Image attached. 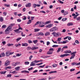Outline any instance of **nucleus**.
<instances>
[{"instance_id": "nucleus-1", "label": "nucleus", "mask_w": 80, "mask_h": 80, "mask_svg": "<svg viewBox=\"0 0 80 80\" xmlns=\"http://www.w3.org/2000/svg\"><path fill=\"white\" fill-rule=\"evenodd\" d=\"M65 53H71V55H72L70 58V59H73L75 57V53H76V52H72L70 50H66L65 51Z\"/></svg>"}, {"instance_id": "nucleus-2", "label": "nucleus", "mask_w": 80, "mask_h": 80, "mask_svg": "<svg viewBox=\"0 0 80 80\" xmlns=\"http://www.w3.org/2000/svg\"><path fill=\"white\" fill-rule=\"evenodd\" d=\"M11 30H12V27L10 26H8L5 30V33L7 35L8 34Z\"/></svg>"}, {"instance_id": "nucleus-3", "label": "nucleus", "mask_w": 80, "mask_h": 80, "mask_svg": "<svg viewBox=\"0 0 80 80\" xmlns=\"http://www.w3.org/2000/svg\"><path fill=\"white\" fill-rule=\"evenodd\" d=\"M52 34L54 35V37H59V36H60L61 35V34H60V32H57L56 33L55 32H53Z\"/></svg>"}, {"instance_id": "nucleus-4", "label": "nucleus", "mask_w": 80, "mask_h": 80, "mask_svg": "<svg viewBox=\"0 0 80 80\" xmlns=\"http://www.w3.org/2000/svg\"><path fill=\"white\" fill-rule=\"evenodd\" d=\"M53 52V48H50L49 49V51L47 52V54L48 55L52 54Z\"/></svg>"}, {"instance_id": "nucleus-5", "label": "nucleus", "mask_w": 80, "mask_h": 80, "mask_svg": "<svg viewBox=\"0 0 80 80\" xmlns=\"http://www.w3.org/2000/svg\"><path fill=\"white\" fill-rule=\"evenodd\" d=\"M57 30H58V28L57 27L55 26L50 29L49 31L50 32H54V31Z\"/></svg>"}, {"instance_id": "nucleus-6", "label": "nucleus", "mask_w": 80, "mask_h": 80, "mask_svg": "<svg viewBox=\"0 0 80 80\" xmlns=\"http://www.w3.org/2000/svg\"><path fill=\"white\" fill-rule=\"evenodd\" d=\"M10 63V62L9 60H7L4 63V66H8Z\"/></svg>"}, {"instance_id": "nucleus-7", "label": "nucleus", "mask_w": 80, "mask_h": 80, "mask_svg": "<svg viewBox=\"0 0 80 80\" xmlns=\"http://www.w3.org/2000/svg\"><path fill=\"white\" fill-rule=\"evenodd\" d=\"M53 26V24L51 23L48 24V25L46 26V27L47 28H51Z\"/></svg>"}, {"instance_id": "nucleus-8", "label": "nucleus", "mask_w": 80, "mask_h": 80, "mask_svg": "<svg viewBox=\"0 0 80 80\" xmlns=\"http://www.w3.org/2000/svg\"><path fill=\"white\" fill-rule=\"evenodd\" d=\"M38 47H33L31 48V50H35L36 49H38Z\"/></svg>"}, {"instance_id": "nucleus-9", "label": "nucleus", "mask_w": 80, "mask_h": 80, "mask_svg": "<svg viewBox=\"0 0 80 80\" xmlns=\"http://www.w3.org/2000/svg\"><path fill=\"white\" fill-rule=\"evenodd\" d=\"M28 45V44L26 43H22V47H27Z\"/></svg>"}, {"instance_id": "nucleus-10", "label": "nucleus", "mask_w": 80, "mask_h": 80, "mask_svg": "<svg viewBox=\"0 0 80 80\" xmlns=\"http://www.w3.org/2000/svg\"><path fill=\"white\" fill-rule=\"evenodd\" d=\"M20 67H20V66L17 67L15 68V69L16 70H17V71H19V70H20Z\"/></svg>"}, {"instance_id": "nucleus-11", "label": "nucleus", "mask_w": 80, "mask_h": 80, "mask_svg": "<svg viewBox=\"0 0 80 80\" xmlns=\"http://www.w3.org/2000/svg\"><path fill=\"white\" fill-rule=\"evenodd\" d=\"M31 3L29 2L27 4H26L25 5L26 7H30L31 6Z\"/></svg>"}, {"instance_id": "nucleus-12", "label": "nucleus", "mask_w": 80, "mask_h": 80, "mask_svg": "<svg viewBox=\"0 0 80 80\" xmlns=\"http://www.w3.org/2000/svg\"><path fill=\"white\" fill-rule=\"evenodd\" d=\"M5 56V54L4 53H2L0 54V57L1 58L2 57H3Z\"/></svg>"}, {"instance_id": "nucleus-13", "label": "nucleus", "mask_w": 80, "mask_h": 80, "mask_svg": "<svg viewBox=\"0 0 80 80\" xmlns=\"http://www.w3.org/2000/svg\"><path fill=\"white\" fill-rule=\"evenodd\" d=\"M19 46H21V44L19 43L18 44H16L14 45V47L16 48V47H19Z\"/></svg>"}, {"instance_id": "nucleus-14", "label": "nucleus", "mask_w": 80, "mask_h": 80, "mask_svg": "<svg viewBox=\"0 0 80 80\" xmlns=\"http://www.w3.org/2000/svg\"><path fill=\"white\" fill-rule=\"evenodd\" d=\"M68 48V46H64L62 49V52H63V50H64V48Z\"/></svg>"}, {"instance_id": "nucleus-15", "label": "nucleus", "mask_w": 80, "mask_h": 80, "mask_svg": "<svg viewBox=\"0 0 80 80\" xmlns=\"http://www.w3.org/2000/svg\"><path fill=\"white\" fill-rule=\"evenodd\" d=\"M21 73H29V71L26 70H23L21 71Z\"/></svg>"}, {"instance_id": "nucleus-16", "label": "nucleus", "mask_w": 80, "mask_h": 80, "mask_svg": "<svg viewBox=\"0 0 80 80\" xmlns=\"http://www.w3.org/2000/svg\"><path fill=\"white\" fill-rule=\"evenodd\" d=\"M6 53L7 57H9L10 56V52L7 51L6 52Z\"/></svg>"}, {"instance_id": "nucleus-17", "label": "nucleus", "mask_w": 80, "mask_h": 80, "mask_svg": "<svg viewBox=\"0 0 80 80\" xmlns=\"http://www.w3.org/2000/svg\"><path fill=\"white\" fill-rule=\"evenodd\" d=\"M35 63H34V62H33H33H31V63L30 64L31 66H35Z\"/></svg>"}, {"instance_id": "nucleus-18", "label": "nucleus", "mask_w": 80, "mask_h": 80, "mask_svg": "<svg viewBox=\"0 0 80 80\" xmlns=\"http://www.w3.org/2000/svg\"><path fill=\"white\" fill-rule=\"evenodd\" d=\"M50 35V32H47L45 33V36H47V35Z\"/></svg>"}, {"instance_id": "nucleus-19", "label": "nucleus", "mask_w": 80, "mask_h": 80, "mask_svg": "<svg viewBox=\"0 0 80 80\" xmlns=\"http://www.w3.org/2000/svg\"><path fill=\"white\" fill-rule=\"evenodd\" d=\"M78 64V63L76 62H74L71 63V65H77Z\"/></svg>"}, {"instance_id": "nucleus-20", "label": "nucleus", "mask_w": 80, "mask_h": 80, "mask_svg": "<svg viewBox=\"0 0 80 80\" xmlns=\"http://www.w3.org/2000/svg\"><path fill=\"white\" fill-rule=\"evenodd\" d=\"M34 32H38V31H40V29L35 28L34 29Z\"/></svg>"}, {"instance_id": "nucleus-21", "label": "nucleus", "mask_w": 80, "mask_h": 80, "mask_svg": "<svg viewBox=\"0 0 80 80\" xmlns=\"http://www.w3.org/2000/svg\"><path fill=\"white\" fill-rule=\"evenodd\" d=\"M38 35H42V36L44 35V34L42 32H39L38 33Z\"/></svg>"}, {"instance_id": "nucleus-22", "label": "nucleus", "mask_w": 80, "mask_h": 80, "mask_svg": "<svg viewBox=\"0 0 80 80\" xmlns=\"http://www.w3.org/2000/svg\"><path fill=\"white\" fill-rule=\"evenodd\" d=\"M51 21H47L45 23L44 25H47V24H48V23H51Z\"/></svg>"}, {"instance_id": "nucleus-23", "label": "nucleus", "mask_w": 80, "mask_h": 80, "mask_svg": "<svg viewBox=\"0 0 80 80\" xmlns=\"http://www.w3.org/2000/svg\"><path fill=\"white\" fill-rule=\"evenodd\" d=\"M60 50H61V48H58V50L57 51V53H59L60 52Z\"/></svg>"}, {"instance_id": "nucleus-24", "label": "nucleus", "mask_w": 80, "mask_h": 80, "mask_svg": "<svg viewBox=\"0 0 80 80\" xmlns=\"http://www.w3.org/2000/svg\"><path fill=\"white\" fill-rule=\"evenodd\" d=\"M27 50H32V48L30 47H28L27 48Z\"/></svg>"}, {"instance_id": "nucleus-25", "label": "nucleus", "mask_w": 80, "mask_h": 80, "mask_svg": "<svg viewBox=\"0 0 80 80\" xmlns=\"http://www.w3.org/2000/svg\"><path fill=\"white\" fill-rule=\"evenodd\" d=\"M67 25L68 26H70L71 25H73V23L72 22H69L68 23Z\"/></svg>"}, {"instance_id": "nucleus-26", "label": "nucleus", "mask_w": 80, "mask_h": 80, "mask_svg": "<svg viewBox=\"0 0 80 80\" xmlns=\"http://www.w3.org/2000/svg\"><path fill=\"white\" fill-rule=\"evenodd\" d=\"M3 18L1 17L0 18V22H3Z\"/></svg>"}, {"instance_id": "nucleus-27", "label": "nucleus", "mask_w": 80, "mask_h": 80, "mask_svg": "<svg viewBox=\"0 0 80 80\" xmlns=\"http://www.w3.org/2000/svg\"><path fill=\"white\" fill-rule=\"evenodd\" d=\"M57 71H51L49 72V73H57Z\"/></svg>"}, {"instance_id": "nucleus-28", "label": "nucleus", "mask_w": 80, "mask_h": 80, "mask_svg": "<svg viewBox=\"0 0 80 80\" xmlns=\"http://www.w3.org/2000/svg\"><path fill=\"white\" fill-rule=\"evenodd\" d=\"M62 38L61 37L60 38H59L58 39L57 42H60L61 40H62Z\"/></svg>"}, {"instance_id": "nucleus-29", "label": "nucleus", "mask_w": 80, "mask_h": 80, "mask_svg": "<svg viewBox=\"0 0 80 80\" xmlns=\"http://www.w3.org/2000/svg\"><path fill=\"white\" fill-rule=\"evenodd\" d=\"M33 42L35 44H36L37 42H38V40H34L33 41Z\"/></svg>"}, {"instance_id": "nucleus-30", "label": "nucleus", "mask_w": 80, "mask_h": 80, "mask_svg": "<svg viewBox=\"0 0 80 80\" xmlns=\"http://www.w3.org/2000/svg\"><path fill=\"white\" fill-rule=\"evenodd\" d=\"M21 39H22L21 38H19L17 39L16 40H17V42H18L20 41V40H21Z\"/></svg>"}, {"instance_id": "nucleus-31", "label": "nucleus", "mask_w": 80, "mask_h": 80, "mask_svg": "<svg viewBox=\"0 0 80 80\" xmlns=\"http://www.w3.org/2000/svg\"><path fill=\"white\" fill-rule=\"evenodd\" d=\"M7 77H9V78L10 77H12V74H8L7 75Z\"/></svg>"}, {"instance_id": "nucleus-32", "label": "nucleus", "mask_w": 80, "mask_h": 80, "mask_svg": "<svg viewBox=\"0 0 80 80\" xmlns=\"http://www.w3.org/2000/svg\"><path fill=\"white\" fill-rule=\"evenodd\" d=\"M68 13V12L67 11H65L63 13V15H67Z\"/></svg>"}, {"instance_id": "nucleus-33", "label": "nucleus", "mask_w": 80, "mask_h": 80, "mask_svg": "<svg viewBox=\"0 0 80 80\" xmlns=\"http://www.w3.org/2000/svg\"><path fill=\"white\" fill-rule=\"evenodd\" d=\"M7 72V71H2L0 72L1 74H5V73Z\"/></svg>"}, {"instance_id": "nucleus-34", "label": "nucleus", "mask_w": 80, "mask_h": 80, "mask_svg": "<svg viewBox=\"0 0 80 80\" xmlns=\"http://www.w3.org/2000/svg\"><path fill=\"white\" fill-rule=\"evenodd\" d=\"M32 20H28V22H27V24H30V23H32Z\"/></svg>"}, {"instance_id": "nucleus-35", "label": "nucleus", "mask_w": 80, "mask_h": 80, "mask_svg": "<svg viewBox=\"0 0 80 80\" xmlns=\"http://www.w3.org/2000/svg\"><path fill=\"white\" fill-rule=\"evenodd\" d=\"M48 80H53L54 79V78L50 77H48Z\"/></svg>"}, {"instance_id": "nucleus-36", "label": "nucleus", "mask_w": 80, "mask_h": 80, "mask_svg": "<svg viewBox=\"0 0 80 80\" xmlns=\"http://www.w3.org/2000/svg\"><path fill=\"white\" fill-rule=\"evenodd\" d=\"M67 42H68V41L67 40H66L65 41H63L62 43H63L65 44L66 43H67Z\"/></svg>"}, {"instance_id": "nucleus-37", "label": "nucleus", "mask_w": 80, "mask_h": 80, "mask_svg": "<svg viewBox=\"0 0 80 80\" xmlns=\"http://www.w3.org/2000/svg\"><path fill=\"white\" fill-rule=\"evenodd\" d=\"M21 55H22V54L21 53H20V54H16V57H20V56H21Z\"/></svg>"}, {"instance_id": "nucleus-38", "label": "nucleus", "mask_w": 80, "mask_h": 80, "mask_svg": "<svg viewBox=\"0 0 80 80\" xmlns=\"http://www.w3.org/2000/svg\"><path fill=\"white\" fill-rule=\"evenodd\" d=\"M64 57H67V56H70V54H64Z\"/></svg>"}, {"instance_id": "nucleus-39", "label": "nucleus", "mask_w": 80, "mask_h": 80, "mask_svg": "<svg viewBox=\"0 0 80 80\" xmlns=\"http://www.w3.org/2000/svg\"><path fill=\"white\" fill-rule=\"evenodd\" d=\"M36 7H37V4H34L33 5V8H36Z\"/></svg>"}, {"instance_id": "nucleus-40", "label": "nucleus", "mask_w": 80, "mask_h": 80, "mask_svg": "<svg viewBox=\"0 0 80 80\" xmlns=\"http://www.w3.org/2000/svg\"><path fill=\"white\" fill-rule=\"evenodd\" d=\"M58 47V45H53L52 46V47H53V48H55V47L57 48Z\"/></svg>"}, {"instance_id": "nucleus-41", "label": "nucleus", "mask_w": 80, "mask_h": 80, "mask_svg": "<svg viewBox=\"0 0 80 80\" xmlns=\"http://www.w3.org/2000/svg\"><path fill=\"white\" fill-rule=\"evenodd\" d=\"M28 42L29 43H33V42L32 41H31V40H28Z\"/></svg>"}, {"instance_id": "nucleus-42", "label": "nucleus", "mask_w": 80, "mask_h": 80, "mask_svg": "<svg viewBox=\"0 0 80 80\" xmlns=\"http://www.w3.org/2000/svg\"><path fill=\"white\" fill-rule=\"evenodd\" d=\"M57 66V65L56 64H54L52 65V67H56Z\"/></svg>"}, {"instance_id": "nucleus-43", "label": "nucleus", "mask_w": 80, "mask_h": 80, "mask_svg": "<svg viewBox=\"0 0 80 80\" xmlns=\"http://www.w3.org/2000/svg\"><path fill=\"white\" fill-rule=\"evenodd\" d=\"M43 24H45V23L42 22H39V25H43Z\"/></svg>"}, {"instance_id": "nucleus-44", "label": "nucleus", "mask_w": 80, "mask_h": 80, "mask_svg": "<svg viewBox=\"0 0 80 80\" xmlns=\"http://www.w3.org/2000/svg\"><path fill=\"white\" fill-rule=\"evenodd\" d=\"M21 36L22 37H25V34H24L23 32L21 33Z\"/></svg>"}, {"instance_id": "nucleus-45", "label": "nucleus", "mask_w": 80, "mask_h": 80, "mask_svg": "<svg viewBox=\"0 0 80 80\" xmlns=\"http://www.w3.org/2000/svg\"><path fill=\"white\" fill-rule=\"evenodd\" d=\"M23 17V18H22V20H26L27 18H26V17H25V16H24Z\"/></svg>"}, {"instance_id": "nucleus-46", "label": "nucleus", "mask_w": 80, "mask_h": 80, "mask_svg": "<svg viewBox=\"0 0 80 80\" xmlns=\"http://www.w3.org/2000/svg\"><path fill=\"white\" fill-rule=\"evenodd\" d=\"M67 20V18H63L62 19V21L63 22H64V21H65V20Z\"/></svg>"}, {"instance_id": "nucleus-47", "label": "nucleus", "mask_w": 80, "mask_h": 80, "mask_svg": "<svg viewBox=\"0 0 80 80\" xmlns=\"http://www.w3.org/2000/svg\"><path fill=\"white\" fill-rule=\"evenodd\" d=\"M11 73H13V74H15V73H17V72H16V71H14L12 72Z\"/></svg>"}, {"instance_id": "nucleus-48", "label": "nucleus", "mask_w": 80, "mask_h": 80, "mask_svg": "<svg viewBox=\"0 0 80 80\" xmlns=\"http://www.w3.org/2000/svg\"><path fill=\"white\" fill-rule=\"evenodd\" d=\"M33 70V67H31L30 68H29L28 69V70L29 71H30V70Z\"/></svg>"}, {"instance_id": "nucleus-49", "label": "nucleus", "mask_w": 80, "mask_h": 80, "mask_svg": "<svg viewBox=\"0 0 80 80\" xmlns=\"http://www.w3.org/2000/svg\"><path fill=\"white\" fill-rule=\"evenodd\" d=\"M11 68L12 67L11 66H8V67H7L6 68V69H7V68H9V69H10V68Z\"/></svg>"}, {"instance_id": "nucleus-50", "label": "nucleus", "mask_w": 80, "mask_h": 80, "mask_svg": "<svg viewBox=\"0 0 80 80\" xmlns=\"http://www.w3.org/2000/svg\"><path fill=\"white\" fill-rule=\"evenodd\" d=\"M25 63L26 65H28L29 63V62L28 61L25 62Z\"/></svg>"}, {"instance_id": "nucleus-51", "label": "nucleus", "mask_w": 80, "mask_h": 80, "mask_svg": "<svg viewBox=\"0 0 80 80\" xmlns=\"http://www.w3.org/2000/svg\"><path fill=\"white\" fill-rule=\"evenodd\" d=\"M21 21H22V20L20 19H18L17 20V22H21Z\"/></svg>"}, {"instance_id": "nucleus-52", "label": "nucleus", "mask_w": 80, "mask_h": 80, "mask_svg": "<svg viewBox=\"0 0 80 80\" xmlns=\"http://www.w3.org/2000/svg\"><path fill=\"white\" fill-rule=\"evenodd\" d=\"M41 58H46V56L42 55L41 56Z\"/></svg>"}, {"instance_id": "nucleus-53", "label": "nucleus", "mask_w": 80, "mask_h": 80, "mask_svg": "<svg viewBox=\"0 0 80 80\" xmlns=\"http://www.w3.org/2000/svg\"><path fill=\"white\" fill-rule=\"evenodd\" d=\"M76 19L77 21H79V20H80V17H78L76 18Z\"/></svg>"}, {"instance_id": "nucleus-54", "label": "nucleus", "mask_w": 80, "mask_h": 80, "mask_svg": "<svg viewBox=\"0 0 80 80\" xmlns=\"http://www.w3.org/2000/svg\"><path fill=\"white\" fill-rule=\"evenodd\" d=\"M6 26H6V25H3L2 26V28H5Z\"/></svg>"}, {"instance_id": "nucleus-55", "label": "nucleus", "mask_w": 80, "mask_h": 80, "mask_svg": "<svg viewBox=\"0 0 80 80\" xmlns=\"http://www.w3.org/2000/svg\"><path fill=\"white\" fill-rule=\"evenodd\" d=\"M58 1L61 4H63V2L59 0Z\"/></svg>"}, {"instance_id": "nucleus-56", "label": "nucleus", "mask_w": 80, "mask_h": 80, "mask_svg": "<svg viewBox=\"0 0 80 80\" xmlns=\"http://www.w3.org/2000/svg\"><path fill=\"white\" fill-rule=\"evenodd\" d=\"M15 25V23H12L10 25V26H11V27H13V26H14Z\"/></svg>"}, {"instance_id": "nucleus-57", "label": "nucleus", "mask_w": 80, "mask_h": 80, "mask_svg": "<svg viewBox=\"0 0 80 80\" xmlns=\"http://www.w3.org/2000/svg\"><path fill=\"white\" fill-rule=\"evenodd\" d=\"M12 65H13V66H15L16 65V64L15 62H13L12 64Z\"/></svg>"}, {"instance_id": "nucleus-58", "label": "nucleus", "mask_w": 80, "mask_h": 80, "mask_svg": "<svg viewBox=\"0 0 80 80\" xmlns=\"http://www.w3.org/2000/svg\"><path fill=\"white\" fill-rule=\"evenodd\" d=\"M50 42L48 41L47 42V45L48 46V45H49V44H50Z\"/></svg>"}, {"instance_id": "nucleus-59", "label": "nucleus", "mask_w": 80, "mask_h": 80, "mask_svg": "<svg viewBox=\"0 0 80 80\" xmlns=\"http://www.w3.org/2000/svg\"><path fill=\"white\" fill-rule=\"evenodd\" d=\"M32 57H33V56L31 55L30 56V57L29 58V59L30 60H31V59H32Z\"/></svg>"}, {"instance_id": "nucleus-60", "label": "nucleus", "mask_w": 80, "mask_h": 80, "mask_svg": "<svg viewBox=\"0 0 80 80\" xmlns=\"http://www.w3.org/2000/svg\"><path fill=\"white\" fill-rule=\"evenodd\" d=\"M75 69H71L70 70V71L71 72H73V71H74L75 70Z\"/></svg>"}, {"instance_id": "nucleus-61", "label": "nucleus", "mask_w": 80, "mask_h": 80, "mask_svg": "<svg viewBox=\"0 0 80 80\" xmlns=\"http://www.w3.org/2000/svg\"><path fill=\"white\" fill-rule=\"evenodd\" d=\"M41 13H45L46 12L44 11H40Z\"/></svg>"}, {"instance_id": "nucleus-62", "label": "nucleus", "mask_w": 80, "mask_h": 80, "mask_svg": "<svg viewBox=\"0 0 80 80\" xmlns=\"http://www.w3.org/2000/svg\"><path fill=\"white\" fill-rule=\"evenodd\" d=\"M75 42L77 44H78L79 43V42L78 40H76L75 41Z\"/></svg>"}, {"instance_id": "nucleus-63", "label": "nucleus", "mask_w": 80, "mask_h": 80, "mask_svg": "<svg viewBox=\"0 0 80 80\" xmlns=\"http://www.w3.org/2000/svg\"><path fill=\"white\" fill-rule=\"evenodd\" d=\"M2 44H3V45H5V44H6V42H5V41L2 42Z\"/></svg>"}, {"instance_id": "nucleus-64", "label": "nucleus", "mask_w": 80, "mask_h": 80, "mask_svg": "<svg viewBox=\"0 0 80 80\" xmlns=\"http://www.w3.org/2000/svg\"><path fill=\"white\" fill-rule=\"evenodd\" d=\"M3 14L5 16H6V15H7V12H3Z\"/></svg>"}]
</instances>
